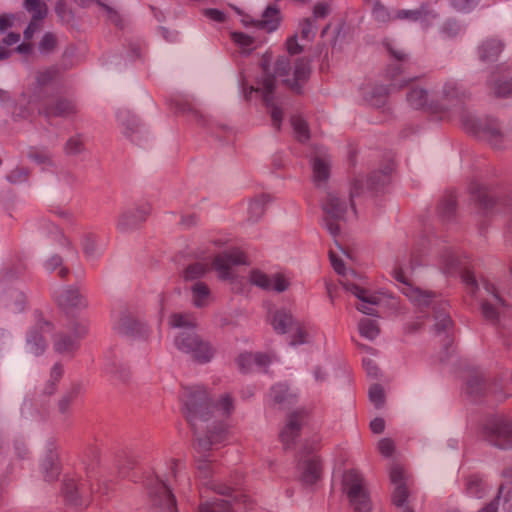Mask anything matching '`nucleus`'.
<instances>
[{
  "label": "nucleus",
  "instance_id": "f257e3e1",
  "mask_svg": "<svg viewBox=\"0 0 512 512\" xmlns=\"http://www.w3.org/2000/svg\"><path fill=\"white\" fill-rule=\"evenodd\" d=\"M362 189V180L357 179L352 185L349 208L338 196L330 194L323 204V210L326 226L335 241V246L329 250L331 265L335 272L342 276L341 284L344 288L358 299L357 309L364 314L374 315L379 313L384 304L396 306L397 300L383 291L373 292L369 288V281L365 275L354 270L346 272L343 259H351V254L342 247L339 237L340 221L355 217L354 198L360 195Z\"/></svg>",
  "mask_w": 512,
  "mask_h": 512
},
{
  "label": "nucleus",
  "instance_id": "f03ea898",
  "mask_svg": "<svg viewBox=\"0 0 512 512\" xmlns=\"http://www.w3.org/2000/svg\"><path fill=\"white\" fill-rule=\"evenodd\" d=\"M272 55L265 53L261 60L260 70L261 79L251 80V76L246 72H241L240 87L244 98L247 101L261 100L269 109L272 124L279 129L283 118L282 109L274 103L273 90L275 82L279 79L291 89L299 91L301 85L308 79L310 74L309 63L304 60H298L291 71L290 60L282 57L271 67Z\"/></svg>",
  "mask_w": 512,
  "mask_h": 512
},
{
  "label": "nucleus",
  "instance_id": "7ed1b4c3",
  "mask_svg": "<svg viewBox=\"0 0 512 512\" xmlns=\"http://www.w3.org/2000/svg\"><path fill=\"white\" fill-rule=\"evenodd\" d=\"M246 263L245 253L238 248H233L215 256L211 266L207 258H202L195 264L190 265L185 270L184 276L186 279L193 280L203 276L210 268H213L219 278L229 280L233 285L232 289L239 293L244 292V283L247 282L262 289L277 292H282L289 287L291 276L284 271L268 275L259 269H254L250 272L248 280L243 277L239 279L236 274L237 267Z\"/></svg>",
  "mask_w": 512,
  "mask_h": 512
},
{
  "label": "nucleus",
  "instance_id": "20e7f679",
  "mask_svg": "<svg viewBox=\"0 0 512 512\" xmlns=\"http://www.w3.org/2000/svg\"><path fill=\"white\" fill-rule=\"evenodd\" d=\"M54 75V71L50 69L37 75L32 95L28 97L24 94L16 105L14 113L17 116L29 118L35 108L48 119L54 116H67L74 112L75 106L72 102L49 93Z\"/></svg>",
  "mask_w": 512,
  "mask_h": 512
},
{
  "label": "nucleus",
  "instance_id": "39448f33",
  "mask_svg": "<svg viewBox=\"0 0 512 512\" xmlns=\"http://www.w3.org/2000/svg\"><path fill=\"white\" fill-rule=\"evenodd\" d=\"M411 266L403 268L400 263H397L393 268L392 275L394 279L401 285L400 289L402 293L421 310L431 306L433 311V321L435 331L438 335L444 334L446 342L452 341V320L447 311L448 304L430 292L423 291L418 287H414L409 278V270Z\"/></svg>",
  "mask_w": 512,
  "mask_h": 512
},
{
  "label": "nucleus",
  "instance_id": "423d86ee",
  "mask_svg": "<svg viewBox=\"0 0 512 512\" xmlns=\"http://www.w3.org/2000/svg\"><path fill=\"white\" fill-rule=\"evenodd\" d=\"M181 401L184 402L187 417L193 424L198 414L205 421L209 420L208 414H212L219 423H223L222 420L227 418L234 408L232 399L227 394L216 403H211L206 390L201 386L184 387Z\"/></svg>",
  "mask_w": 512,
  "mask_h": 512
},
{
  "label": "nucleus",
  "instance_id": "0eeeda50",
  "mask_svg": "<svg viewBox=\"0 0 512 512\" xmlns=\"http://www.w3.org/2000/svg\"><path fill=\"white\" fill-rule=\"evenodd\" d=\"M169 324L174 328L185 329L175 338L176 347L190 354L200 362H207L213 356V348L198 338L193 328L196 325V318L191 313H175L171 315Z\"/></svg>",
  "mask_w": 512,
  "mask_h": 512
},
{
  "label": "nucleus",
  "instance_id": "6e6552de",
  "mask_svg": "<svg viewBox=\"0 0 512 512\" xmlns=\"http://www.w3.org/2000/svg\"><path fill=\"white\" fill-rule=\"evenodd\" d=\"M342 490L355 512H369L371 503L365 481L358 470L347 469L342 475Z\"/></svg>",
  "mask_w": 512,
  "mask_h": 512
},
{
  "label": "nucleus",
  "instance_id": "1a4fd4ad",
  "mask_svg": "<svg viewBox=\"0 0 512 512\" xmlns=\"http://www.w3.org/2000/svg\"><path fill=\"white\" fill-rule=\"evenodd\" d=\"M269 319L277 332L291 334L292 345L306 343L310 335L316 333V330L309 324L294 321L285 310H278L274 314L269 311Z\"/></svg>",
  "mask_w": 512,
  "mask_h": 512
},
{
  "label": "nucleus",
  "instance_id": "9d476101",
  "mask_svg": "<svg viewBox=\"0 0 512 512\" xmlns=\"http://www.w3.org/2000/svg\"><path fill=\"white\" fill-rule=\"evenodd\" d=\"M152 504L160 512H177L176 501L167 485L154 474H148L143 480Z\"/></svg>",
  "mask_w": 512,
  "mask_h": 512
},
{
  "label": "nucleus",
  "instance_id": "9b49d317",
  "mask_svg": "<svg viewBox=\"0 0 512 512\" xmlns=\"http://www.w3.org/2000/svg\"><path fill=\"white\" fill-rule=\"evenodd\" d=\"M182 403H183L184 413L186 415V418H188L184 402L182 401ZM207 417H209V420L205 421L198 414V416L196 417L195 422H194L195 424H193L189 419H187L188 422L191 424V426H193L195 429H197L198 426H200V428H203V425H200L199 422H205V423L211 422V425H212V427L207 432L205 439L200 438L197 440V443L195 445V449L197 451H201V450L206 451L209 449L216 448L217 445L223 444L228 438L227 426L224 423H219L218 420L212 416V414H208Z\"/></svg>",
  "mask_w": 512,
  "mask_h": 512
},
{
  "label": "nucleus",
  "instance_id": "f8f14e48",
  "mask_svg": "<svg viewBox=\"0 0 512 512\" xmlns=\"http://www.w3.org/2000/svg\"><path fill=\"white\" fill-rule=\"evenodd\" d=\"M443 270L450 275H459L466 285L468 293L471 294L472 297L476 295L479 287L472 273V265L468 257L449 254L444 259Z\"/></svg>",
  "mask_w": 512,
  "mask_h": 512
},
{
  "label": "nucleus",
  "instance_id": "ddd939ff",
  "mask_svg": "<svg viewBox=\"0 0 512 512\" xmlns=\"http://www.w3.org/2000/svg\"><path fill=\"white\" fill-rule=\"evenodd\" d=\"M219 494H228L230 500L215 498L211 502L201 503L199 512H236L241 506L248 507L249 497L242 492L228 488L227 491H219Z\"/></svg>",
  "mask_w": 512,
  "mask_h": 512
},
{
  "label": "nucleus",
  "instance_id": "4468645a",
  "mask_svg": "<svg viewBox=\"0 0 512 512\" xmlns=\"http://www.w3.org/2000/svg\"><path fill=\"white\" fill-rule=\"evenodd\" d=\"M25 8L33 14V18L24 31L25 42L17 47V51L21 54H29L32 51V46L27 41L40 29V21L47 13L46 4L41 0H25Z\"/></svg>",
  "mask_w": 512,
  "mask_h": 512
},
{
  "label": "nucleus",
  "instance_id": "2eb2a0df",
  "mask_svg": "<svg viewBox=\"0 0 512 512\" xmlns=\"http://www.w3.org/2000/svg\"><path fill=\"white\" fill-rule=\"evenodd\" d=\"M485 439L499 448H512V422L492 420L484 427Z\"/></svg>",
  "mask_w": 512,
  "mask_h": 512
},
{
  "label": "nucleus",
  "instance_id": "dca6fc26",
  "mask_svg": "<svg viewBox=\"0 0 512 512\" xmlns=\"http://www.w3.org/2000/svg\"><path fill=\"white\" fill-rule=\"evenodd\" d=\"M315 451L316 447L312 449L306 447L299 461L301 480L306 485H312L321 478L322 465Z\"/></svg>",
  "mask_w": 512,
  "mask_h": 512
},
{
  "label": "nucleus",
  "instance_id": "f3484780",
  "mask_svg": "<svg viewBox=\"0 0 512 512\" xmlns=\"http://www.w3.org/2000/svg\"><path fill=\"white\" fill-rule=\"evenodd\" d=\"M390 481L394 486L392 501L396 506H402L408 497L409 476L405 468L400 464H394L390 468Z\"/></svg>",
  "mask_w": 512,
  "mask_h": 512
},
{
  "label": "nucleus",
  "instance_id": "a211bd4d",
  "mask_svg": "<svg viewBox=\"0 0 512 512\" xmlns=\"http://www.w3.org/2000/svg\"><path fill=\"white\" fill-rule=\"evenodd\" d=\"M52 324L47 321H38L36 326L27 334V348L31 353H42L47 344V337L51 334Z\"/></svg>",
  "mask_w": 512,
  "mask_h": 512
},
{
  "label": "nucleus",
  "instance_id": "6ab92c4d",
  "mask_svg": "<svg viewBox=\"0 0 512 512\" xmlns=\"http://www.w3.org/2000/svg\"><path fill=\"white\" fill-rule=\"evenodd\" d=\"M482 286L491 298L490 301L486 300L481 303L482 313L487 320L496 322L499 319L500 313L503 312L504 302L498 296L496 288L492 283L483 280Z\"/></svg>",
  "mask_w": 512,
  "mask_h": 512
},
{
  "label": "nucleus",
  "instance_id": "aec40b11",
  "mask_svg": "<svg viewBox=\"0 0 512 512\" xmlns=\"http://www.w3.org/2000/svg\"><path fill=\"white\" fill-rule=\"evenodd\" d=\"M408 102L416 109L425 108L431 114L436 115L440 120L451 118L447 112L442 111V107L439 105L428 104L427 93L422 88H412L408 94Z\"/></svg>",
  "mask_w": 512,
  "mask_h": 512
},
{
  "label": "nucleus",
  "instance_id": "412c9836",
  "mask_svg": "<svg viewBox=\"0 0 512 512\" xmlns=\"http://www.w3.org/2000/svg\"><path fill=\"white\" fill-rule=\"evenodd\" d=\"M463 125L467 131L491 142L493 145H496V139L500 136L495 122H489L482 126V124L476 123L474 120H464Z\"/></svg>",
  "mask_w": 512,
  "mask_h": 512
},
{
  "label": "nucleus",
  "instance_id": "4be33fe9",
  "mask_svg": "<svg viewBox=\"0 0 512 512\" xmlns=\"http://www.w3.org/2000/svg\"><path fill=\"white\" fill-rule=\"evenodd\" d=\"M312 170L316 182L325 181L329 176V161L323 148H315L312 152Z\"/></svg>",
  "mask_w": 512,
  "mask_h": 512
},
{
  "label": "nucleus",
  "instance_id": "5701e85b",
  "mask_svg": "<svg viewBox=\"0 0 512 512\" xmlns=\"http://www.w3.org/2000/svg\"><path fill=\"white\" fill-rule=\"evenodd\" d=\"M271 362L272 357L263 353H244L238 358L239 367L245 372L262 369Z\"/></svg>",
  "mask_w": 512,
  "mask_h": 512
},
{
  "label": "nucleus",
  "instance_id": "b1692460",
  "mask_svg": "<svg viewBox=\"0 0 512 512\" xmlns=\"http://www.w3.org/2000/svg\"><path fill=\"white\" fill-rule=\"evenodd\" d=\"M490 490V485L478 474L465 479L464 492L470 498L482 499Z\"/></svg>",
  "mask_w": 512,
  "mask_h": 512
},
{
  "label": "nucleus",
  "instance_id": "393cba45",
  "mask_svg": "<svg viewBox=\"0 0 512 512\" xmlns=\"http://www.w3.org/2000/svg\"><path fill=\"white\" fill-rule=\"evenodd\" d=\"M397 18L419 21L424 27L431 24L432 20L436 18L434 10L427 6H422L420 10H401L397 13Z\"/></svg>",
  "mask_w": 512,
  "mask_h": 512
},
{
  "label": "nucleus",
  "instance_id": "a878e982",
  "mask_svg": "<svg viewBox=\"0 0 512 512\" xmlns=\"http://www.w3.org/2000/svg\"><path fill=\"white\" fill-rule=\"evenodd\" d=\"M302 424V416L299 413H294L290 416L288 423L280 433L281 442L285 447H290L295 438L298 436L300 426Z\"/></svg>",
  "mask_w": 512,
  "mask_h": 512
},
{
  "label": "nucleus",
  "instance_id": "bb28decb",
  "mask_svg": "<svg viewBox=\"0 0 512 512\" xmlns=\"http://www.w3.org/2000/svg\"><path fill=\"white\" fill-rule=\"evenodd\" d=\"M86 327L83 326L79 330H76L73 336H62L60 335L55 340V350L59 353H70L78 347L79 339L86 333Z\"/></svg>",
  "mask_w": 512,
  "mask_h": 512
},
{
  "label": "nucleus",
  "instance_id": "cd10ccee",
  "mask_svg": "<svg viewBox=\"0 0 512 512\" xmlns=\"http://www.w3.org/2000/svg\"><path fill=\"white\" fill-rule=\"evenodd\" d=\"M280 11L275 5H269L264 11L261 20L258 21L260 28L267 32L275 31L280 24Z\"/></svg>",
  "mask_w": 512,
  "mask_h": 512
},
{
  "label": "nucleus",
  "instance_id": "c85d7f7f",
  "mask_svg": "<svg viewBox=\"0 0 512 512\" xmlns=\"http://www.w3.org/2000/svg\"><path fill=\"white\" fill-rule=\"evenodd\" d=\"M55 298L57 303L64 308L81 307L86 305V300L76 289L64 290L60 295H56Z\"/></svg>",
  "mask_w": 512,
  "mask_h": 512
},
{
  "label": "nucleus",
  "instance_id": "c756f323",
  "mask_svg": "<svg viewBox=\"0 0 512 512\" xmlns=\"http://www.w3.org/2000/svg\"><path fill=\"white\" fill-rule=\"evenodd\" d=\"M503 48L500 40L492 38L484 41L478 50L479 57L482 61L493 60L498 57Z\"/></svg>",
  "mask_w": 512,
  "mask_h": 512
},
{
  "label": "nucleus",
  "instance_id": "7c9ffc66",
  "mask_svg": "<svg viewBox=\"0 0 512 512\" xmlns=\"http://www.w3.org/2000/svg\"><path fill=\"white\" fill-rule=\"evenodd\" d=\"M193 303L196 307L207 306L210 302V290L202 282H197L192 287Z\"/></svg>",
  "mask_w": 512,
  "mask_h": 512
},
{
  "label": "nucleus",
  "instance_id": "2f4dec72",
  "mask_svg": "<svg viewBox=\"0 0 512 512\" xmlns=\"http://www.w3.org/2000/svg\"><path fill=\"white\" fill-rule=\"evenodd\" d=\"M63 493L69 502L78 505V498L84 494L83 485H79L74 479L65 480Z\"/></svg>",
  "mask_w": 512,
  "mask_h": 512
},
{
  "label": "nucleus",
  "instance_id": "473e14b6",
  "mask_svg": "<svg viewBox=\"0 0 512 512\" xmlns=\"http://www.w3.org/2000/svg\"><path fill=\"white\" fill-rule=\"evenodd\" d=\"M231 39L242 54L250 53L256 48L254 39L245 33L233 32Z\"/></svg>",
  "mask_w": 512,
  "mask_h": 512
},
{
  "label": "nucleus",
  "instance_id": "72a5a7b5",
  "mask_svg": "<svg viewBox=\"0 0 512 512\" xmlns=\"http://www.w3.org/2000/svg\"><path fill=\"white\" fill-rule=\"evenodd\" d=\"M358 329L360 335L369 340H373L379 335V327L377 322L373 319H361L358 325Z\"/></svg>",
  "mask_w": 512,
  "mask_h": 512
},
{
  "label": "nucleus",
  "instance_id": "f704fd0d",
  "mask_svg": "<svg viewBox=\"0 0 512 512\" xmlns=\"http://www.w3.org/2000/svg\"><path fill=\"white\" fill-rule=\"evenodd\" d=\"M503 81H499L495 84V93L498 96L506 97L512 94V71L506 69L503 71Z\"/></svg>",
  "mask_w": 512,
  "mask_h": 512
},
{
  "label": "nucleus",
  "instance_id": "c9c22d12",
  "mask_svg": "<svg viewBox=\"0 0 512 512\" xmlns=\"http://www.w3.org/2000/svg\"><path fill=\"white\" fill-rule=\"evenodd\" d=\"M291 125L293 130L299 139V141L303 142L309 138V132L307 128L306 122L299 115H294L291 117Z\"/></svg>",
  "mask_w": 512,
  "mask_h": 512
},
{
  "label": "nucleus",
  "instance_id": "e433bc0d",
  "mask_svg": "<svg viewBox=\"0 0 512 512\" xmlns=\"http://www.w3.org/2000/svg\"><path fill=\"white\" fill-rule=\"evenodd\" d=\"M140 323L132 319L130 316H124L117 324L116 329L126 334H134L138 331Z\"/></svg>",
  "mask_w": 512,
  "mask_h": 512
},
{
  "label": "nucleus",
  "instance_id": "4c0bfd02",
  "mask_svg": "<svg viewBox=\"0 0 512 512\" xmlns=\"http://www.w3.org/2000/svg\"><path fill=\"white\" fill-rule=\"evenodd\" d=\"M474 198L478 201L479 205L484 209L492 208L493 198L486 188H479L473 192Z\"/></svg>",
  "mask_w": 512,
  "mask_h": 512
},
{
  "label": "nucleus",
  "instance_id": "58836bf2",
  "mask_svg": "<svg viewBox=\"0 0 512 512\" xmlns=\"http://www.w3.org/2000/svg\"><path fill=\"white\" fill-rule=\"evenodd\" d=\"M270 396L274 399L277 403H283L286 401L289 397L292 396V394L289 393V388L285 384H278L271 389Z\"/></svg>",
  "mask_w": 512,
  "mask_h": 512
},
{
  "label": "nucleus",
  "instance_id": "ea45409f",
  "mask_svg": "<svg viewBox=\"0 0 512 512\" xmlns=\"http://www.w3.org/2000/svg\"><path fill=\"white\" fill-rule=\"evenodd\" d=\"M269 201L268 195H261L249 204V213L251 218L260 216L264 211V205Z\"/></svg>",
  "mask_w": 512,
  "mask_h": 512
},
{
  "label": "nucleus",
  "instance_id": "a19ab883",
  "mask_svg": "<svg viewBox=\"0 0 512 512\" xmlns=\"http://www.w3.org/2000/svg\"><path fill=\"white\" fill-rule=\"evenodd\" d=\"M500 497L503 498V509L512 512V484H503L499 489Z\"/></svg>",
  "mask_w": 512,
  "mask_h": 512
},
{
  "label": "nucleus",
  "instance_id": "79ce46f5",
  "mask_svg": "<svg viewBox=\"0 0 512 512\" xmlns=\"http://www.w3.org/2000/svg\"><path fill=\"white\" fill-rule=\"evenodd\" d=\"M369 399L376 407H380L383 404L384 391L380 385H373L370 387Z\"/></svg>",
  "mask_w": 512,
  "mask_h": 512
},
{
  "label": "nucleus",
  "instance_id": "37998d69",
  "mask_svg": "<svg viewBox=\"0 0 512 512\" xmlns=\"http://www.w3.org/2000/svg\"><path fill=\"white\" fill-rule=\"evenodd\" d=\"M301 38L305 41H310L315 35V28L312 20L305 19L301 24Z\"/></svg>",
  "mask_w": 512,
  "mask_h": 512
},
{
  "label": "nucleus",
  "instance_id": "c03bdc74",
  "mask_svg": "<svg viewBox=\"0 0 512 512\" xmlns=\"http://www.w3.org/2000/svg\"><path fill=\"white\" fill-rule=\"evenodd\" d=\"M62 259L59 256H53L46 262V268L50 271H54L56 268L59 267L58 275L61 278H64L68 270L64 267H61Z\"/></svg>",
  "mask_w": 512,
  "mask_h": 512
},
{
  "label": "nucleus",
  "instance_id": "a18cd8bd",
  "mask_svg": "<svg viewBox=\"0 0 512 512\" xmlns=\"http://www.w3.org/2000/svg\"><path fill=\"white\" fill-rule=\"evenodd\" d=\"M451 5L458 11L469 12L476 5V0H451Z\"/></svg>",
  "mask_w": 512,
  "mask_h": 512
},
{
  "label": "nucleus",
  "instance_id": "49530a36",
  "mask_svg": "<svg viewBox=\"0 0 512 512\" xmlns=\"http://www.w3.org/2000/svg\"><path fill=\"white\" fill-rule=\"evenodd\" d=\"M56 45V37L51 33H46L41 42H40V50L42 52L51 51Z\"/></svg>",
  "mask_w": 512,
  "mask_h": 512
},
{
  "label": "nucleus",
  "instance_id": "de8ad7c7",
  "mask_svg": "<svg viewBox=\"0 0 512 512\" xmlns=\"http://www.w3.org/2000/svg\"><path fill=\"white\" fill-rule=\"evenodd\" d=\"M20 20V16L13 14H5L0 16V32L8 27L15 26V23Z\"/></svg>",
  "mask_w": 512,
  "mask_h": 512
},
{
  "label": "nucleus",
  "instance_id": "09e8293b",
  "mask_svg": "<svg viewBox=\"0 0 512 512\" xmlns=\"http://www.w3.org/2000/svg\"><path fill=\"white\" fill-rule=\"evenodd\" d=\"M378 449L382 455L390 456L394 451V443L390 439H382L378 443Z\"/></svg>",
  "mask_w": 512,
  "mask_h": 512
},
{
  "label": "nucleus",
  "instance_id": "8fccbe9b",
  "mask_svg": "<svg viewBox=\"0 0 512 512\" xmlns=\"http://www.w3.org/2000/svg\"><path fill=\"white\" fill-rule=\"evenodd\" d=\"M444 97H445V100L448 101V102H451V101L454 100V98L458 97V94H457V84L456 83L448 82L444 86Z\"/></svg>",
  "mask_w": 512,
  "mask_h": 512
},
{
  "label": "nucleus",
  "instance_id": "3c124183",
  "mask_svg": "<svg viewBox=\"0 0 512 512\" xmlns=\"http://www.w3.org/2000/svg\"><path fill=\"white\" fill-rule=\"evenodd\" d=\"M82 148V140L80 137H72L68 140L66 144V150L70 154L77 153Z\"/></svg>",
  "mask_w": 512,
  "mask_h": 512
},
{
  "label": "nucleus",
  "instance_id": "603ef678",
  "mask_svg": "<svg viewBox=\"0 0 512 512\" xmlns=\"http://www.w3.org/2000/svg\"><path fill=\"white\" fill-rule=\"evenodd\" d=\"M287 51L290 56H294L301 51V46L297 42V36H292L286 42Z\"/></svg>",
  "mask_w": 512,
  "mask_h": 512
},
{
  "label": "nucleus",
  "instance_id": "864d4df0",
  "mask_svg": "<svg viewBox=\"0 0 512 512\" xmlns=\"http://www.w3.org/2000/svg\"><path fill=\"white\" fill-rule=\"evenodd\" d=\"M373 15L374 17L379 21H385L386 19L390 18L389 13L386 11V9L377 3L373 9Z\"/></svg>",
  "mask_w": 512,
  "mask_h": 512
},
{
  "label": "nucleus",
  "instance_id": "5fc2aeb1",
  "mask_svg": "<svg viewBox=\"0 0 512 512\" xmlns=\"http://www.w3.org/2000/svg\"><path fill=\"white\" fill-rule=\"evenodd\" d=\"M8 180L12 183L21 182L27 179V173L24 170L12 171L8 176Z\"/></svg>",
  "mask_w": 512,
  "mask_h": 512
},
{
  "label": "nucleus",
  "instance_id": "6e6d98bb",
  "mask_svg": "<svg viewBox=\"0 0 512 512\" xmlns=\"http://www.w3.org/2000/svg\"><path fill=\"white\" fill-rule=\"evenodd\" d=\"M205 16L216 22H223L225 19L224 14L217 9H207L204 12Z\"/></svg>",
  "mask_w": 512,
  "mask_h": 512
},
{
  "label": "nucleus",
  "instance_id": "4d7b16f0",
  "mask_svg": "<svg viewBox=\"0 0 512 512\" xmlns=\"http://www.w3.org/2000/svg\"><path fill=\"white\" fill-rule=\"evenodd\" d=\"M363 366L370 376H372V377L377 376V372H378L377 366L371 359L364 358Z\"/></svg>",
  "mask_w": 512,
  "mask_h": 512
},
{
  "label": "nucleus",
  "instance_id": "13d9d810",
  "mask_svg": "<svg viewBox=\"0 0 512 512\" xmlns=\"http://www.w3.org/2000/svg\"><path fill=\"white\" fill-rule=\"evenodd\" d=\"M370 428L372 432L379 434L381 433L385 428V422L381 418H375L370 422Z\"/></svg>",
  "mask_w": 512,
  "mask_h": 512
},
{
  "label": "nucleus",
  "instance_id": "bf43d9fd",
  "mask_svg": "<svg viewBox=\"0 0 512 512\" xmlns=\"http://www.w3.org/2000/svg\"><path fill=\"white\" fill-rule=\"evenodd\" d=\"M388 51L390 54L398 61L402 62L405 59V53L402 50L396 49L391 44H386Z\"/></svg>",
  "mask_w": 512,
  "mask_h": 512
},
{
  "label": "nucleus",
  "instance_id": "052dcab7",
  "mask_svg": "<svg viewBox=\"0 0 512 512\" xmlns=\"http://www.w3.org/2000/svg\"><path fill=\"white\" fill-rule=\"evenodd\" d=\"M328 6L324 3H320V4H317L315 7H314V16L316 18H321V17H324L325 15H327L328 13Z\"/></svg>",
  "mask_w": 512,
  "mask_h": 512
},
{
  "label": "nucleus",
  "instance_id": "680f3d73",
  "mask_svg": "<svg viewBox=\"0 0 512 512\" xmlns=\"http://www.w3.org/2000/svg\"><path fill=\"white\" fill-rule=\"evenodd\" d=\"M459 31L460 26L457 23L447 24L444 27V32L449 36L456 35Z\"/></svg>",
  "mask_w": 512,
  "mask_h": 512
},
{
  "label": "nucleus",
  "instance_id": "e2e57ef3",
  "mask_svg": "<svg viewBox=\"0 0 512 512\" xmlns=\"http://www.w3.org/2000/svg\"><path fill=\"white\" fill-rule=\"evenodd\" d=\"M62 373H63V369L60 365H55L53 368H52V371H51V379L53 381H57L61 378L62 376Z\"/></svg>",
  "mask_w": 512,
  "mask_h": 512
},
{
  "label": "nucleus",
  "instance_id": "0e129e2a",
  "mask_svg": "<svg viewBox=\"0 0 512 512\" xmlns=\"http://www.w3.org/2000/svg\"><path fill=\"white\" fill-rule=\"evenodd\" d=\"M20 40V35L18 33H9L5 38L4 42L7 45L16 44Z\"/></svg>",
  "mask_w": 512,
  "mask_h": 512
},
{
  "label": "nucleus",
  "instance_id": "69168bd1",
  "mask_svg": "<svg viewBox=\"0 0 512 512\" xmlns=\"http://www.w3.org/2000/svg\"><path fill=\"white\" fill-rule=\"evenodd\" d=\"M479 512H497V503L491 502L479 510Z\"/></svg>",
  "mask_w": 512,
  "mask_h": 512
},
{
  "label": "nucleus",
  "instance_id": "338daca9",
  "mask_svg": "<svg viewBox=\"0 0 512 512\" xmlns=\"http://www.w3.org/2000/svg\"><path fill=\"white\" fill-rule=\"evenodd\" d=\"M229 242V239L226 238V237H219L217 239H215L213 241V243L218 246V247H222V246H225L226 244H228Z\"/></svg>",
  "mask_w": 512,
  "mask_h": 512
},
{
  "label": "nucleus",
  "instance_id": "774afa93",
  "mask_svg": "<svg viewBox=\"0 0 512 512\" xmlns=\"http://www.w3.org/2000/svg\"><path fill=\"white\" fill-rule=\"evenodd\" d=\"M455 205H456V201H455L454 197L450 196L449 199L447 200V210L448 211L454 210Z\"/></svg>",
  "mask_w": 512,
  "mask_h": 512
}]
</instances>
